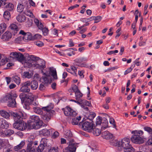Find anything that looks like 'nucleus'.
Masks as SVG:
<instances>
[{
    "mask_svg": "<svg viewBox=\"0 0 152 152\" xmlns=\"http://www.w3.org/2000/svg\"><path fill=\"white\" fill-rule=\"evenodd\" d=\"M144 129L145 131L148 132L150 134H152V129L150 127L145 126L144 128Z\"/></svg>",
    "mask_w": 152,
    "mask_h": 152,
    "instance_id": "nucleus-58",
    "label": "nucleus"
},
{
    "mask_svg": "<svg viewBox=\"0 0 152 152\" xmlns=\"http://www.w3.org/2000/svg\"><path fill=\"white\" fill-rule=\"evenodd\" d=\"M0 114L2 117L6 119L9 118L10 116L9 113L3 110H0Z\"/></svg>",
    "mask_w": 152,
    "mask_h": 152,
    "instance_id": "nucleus-25",
    "label": "nucleus"
},
{
    "mask_svg": "<svg viewBox=\"0 0 152 152\" xmlns=\"http://www.w3.org/2000/svg\"><path fill=\"white\" fill-rule=\"evenodd\" d=\"M42 37V36L39 34H37L32 37V40L39 39Z\"/></svg>",
    "mask_w": 152,
    "mask_h": 152,
    "instance_id": "nucleus-53",
    "label": "nucleus"
},
{
    "mask_svg": "<svg viewBox=\"0 0 152 152\" xmlns=\"http://www.w3.org/2000/svg\"><path fill=\"white\" fill-rule=\"evenodd\" d=\"M45 87L44 85L41 83L39 85V89L41 91H42L45 89Z\"/></svg>",
    "mask_w": 152,
    "mask_h": 152,
    "instance_id": "nucleus-64",
    "label": "nucleus"
},
{
    "mask_svg": "<svg viewBox=\"0 0 152 152\" xmlns=\"http://www.w3.org/2000/svg\"><path fill=\"white\" fill-rule=\"evenodd\" d=\"M11 100L10 101H9L8 102L7 105L9 107H15L16 106V102L15 101L16 98H14Z\"/></svg>",
    "mask_w": 152,
    "mask_h": 152,
    "instance_id": "nucleus-26",
    "label": "nucleus"
},
{
    "mask_svg": "<svg viewBox=\"0 0 152 152\" xmlns=\"http://www.w3.org/2000/svg\"><path fill=\"white\" fill-rule=\"evenodd\" d=\"M12 37V35L11 32L7 31L2 35L1 38L4 41H7L11 39Z\"/></svg>",
    "mask_w": 152,
    "mask_h": 152,
    "instance_id": "nucleus-13",
    "label": "nucleus"
},
{
    "mask_svg": "<svg viewBox=\"0 0 152 152\" xmlns=\"http://www.w3.org/2000/svg\"><path fill=\"white\" fill-rule=\"evenodd\" d=\"M94 23H97L100 21L102 19V17L100 16H94Z\"/></svg>",
    "mask_w": 152,
    "mask_h": 152,
    "instance_id": "nucleus-50",
    "label": "nucleus"
},
{
    "mask_svg": "<svg viewBox=\"0 0 152 152\" xmlns=\"http://www.w3.org/2000/svg\"><path fill=\"white\" fill-rule=\"evenodd\" d=\"M33 74V73L31 72L30 73L29 72H24L22 75L23 78H30L32 77Z\"/></svg>",
    "mask_w": 152,
    "mask_h": 152,
    "instance_id": "nucleus-27",
    "label": "nucleus"
},
{
    "mask_svg": "<svg viewBox=\"0 0 152 152\" xmlns=\"http://www.w3.org/2000/svg\"><path fill=\"white\" fill-rule=\"evenodd\" d=\"M5 8L7 10L11 11L13 10L14 5L11 3H9L6 5Z\"/></svg>",
    "mask_w": 152,
    "mask_h": 152,
    "instance_id": "nucleus-32",
    "label": "nucleus"
},
{
    "mask_svg": "<svg viewBox=\"0 0 152 152\" xmlns=\"http://www.w3.org/2000/svg\"><path fill=\"white\" fill-rule=\"evenodd\" d=\"M34 111L37 113L41 115L43 113L42 110L38 107H34L33 108Z\"/></svg>",
    "mask_w": 152,
    "mask_h": 152,
    "instance_id": "nucleus-36",
    "label": "nucleus"
},
{
    "mask_svg": "<svg viewBox=\"0 0 152 152\" xmlns=\"http://www.w3.org/2000/svg\"><path fill=\"white\" fill-rule=\"evenodd\" d=\"M10 57L15 58L19 61L22 62L24 60V56L20 52H13L10 53Z\"/></svg>",
    "mask_w": 152,
    "mask_h": 152,
    "instance_id": "nucleus-6",
    "label": "nucleus"
},
{
    "mask_svg": "<svg viewBox=\"0 0 152 152\" xmlns=\"http://www.w3.org/2000/svg\"><path fill=\"white\" fill-rule=\"evenodd\" d=\"M81 105H86L88 106H90L91 105V103L86 100L81 99Z\"/></svg>",
    "mask_w": 152,
    "mask_h": 152,
    "instance_id": "nucleus-45",
    "label": "nucleus"
},
{
    "mask_svg": "<svg viewBox=\"0 0 152 152\" xmlns=\"http://www.w3.org/2000/svg\"><path fill=\"white\" fill-rule=\"evenodd\" d=\"M17 95L15 94H7L2 99V101L4 102H9V101H10L11 100L14 98H16Z\"/></svg>",
    "mask_w": 152,
    "mask_h": 152,
    "instance_id": "nucleus-10",
    "label": "nucleus"
},
{
    "mask_svg": "<svg viewBox=\"0 0 152 152\" xmlns=\"http://www.w3.org/2000/svg\"><path fill=\"white\" fill-rule=\"evenodd\" d=\"M30 83L31 88L32 90H36L38 88V85L37 81L33 80L31 82L30 81Z\"/></svg>",
    "mask_w": 152,
    "mask_h": 152,
    "instance_id": "nucleus-23",
    "label": "nucleus"
},
{
    "mask_svg": "<svg viewBox=\"0 0 152 152\" xmlns=\"http://www.w3.org/2000/svg\"><path fill=\"white\" fill-rule=\"evenodd\" d=\"M124 152H134V149L132 147L131 145L124 149Z\"/></svg>",
    "mask_w": 152,
    "mask_h": 152,
    "instance_id": "nucleus-35",
    "label": "nucleus"
},
{
    "mask_svg": "<svg viewBox=\"0 0 152 152\" xmlns=\"http://www.w3.org/2000/svg\"><path fill=\"white\" fill-rule=\"evenodd\" d=\"M103 137L107 140L112 139L113 135V134L110 133L108 131H105L102 133Z\"/></svg>",
    "mask_w": 152,
    "mask_h": 152,
    "instance_id": "nucleus-16",
    "label": "nucleus"
},
{
    "mask_svg": "<svg viewBox=\"0 0 152 152\" xmlns=\"http://www.w3.org/2000/svg\"><path fill=\"white\" fill-rule=\"evenodd\" d=\"M108 122L107 119L105 118H102V121L101 122V129L104 130L107 128L108 126Z\"/></svg>",
    "mask_w": 152,
    "mask_h": 152,
    "instance_id": "nucleus-22",
    "label": "nucleus"
},
{
    "mask_svg": "<svg viewBox=\"0 0 152 152\" xmlns=\"http://www.w3.org/2000/svg\"><path fill=\"white\" fill-rule=\"evenodd\" d=\"M36 45L39 47H42L44 45L43 43L40 41H38L36 42Z\"/></svg>",
    "mask_w": 152,
    "mask_h": 152,
    "instance_id": "nucleus-61",
    "label": "nucleus"
},
{
    "mask_svg": "<svg viewBox=\"0 0 152 152\" xmlns=\"http://www.w3.org/2000/svg\"><path fill=\"white\" fill-rule=\"evenodd\" d=\"M26 102V101H25L22 104L23 105V107L25 109L28 110L30 108L29 105L31 104V103H28V102Z\"/></svg>",
    "mask_w": 152,
    "mask_h": 152,
    "instance_id": "nucleus-47",
    "label": "nucleus"
},
{
    "mask_svg": "<svg viewBox=\"0 0 152 152\" xmlns=\"http://www.w3.org/2000/svg\"><path fill=\"white\" fill-rule=\"evenodd\" d=\"M6 28L7 26L5 23H2L0 24V36L4 31Z\"/></svg>",
    "mask_w": 152,
    "mask_h": 152,
    "instance_id": "nucleus-34",
    "label": "nucleus"
},
{
    "mask_svg": "<svg viewBox=\"0 0 152 152\" xmlns=\"http://www.w3.org/2000/svg\"><path fill=\"white\" fill-rule=\"evenodd\" d=\"M82 128L84 131L88 132H92L94 124L93 121L90 122L88 121H86L83 123H82Z\"/></svg>",
    "mask_w": 152,
    "mask_h": 152,
    "instance_id": "nucleus-4",
    "label": "nucleus"
},
{
    "mask_svg": "<svg viewBox=\"0 0 152 152\" xmlns=\"http://www.w3.org/2000/svg\"><path fill=\"white\" fill-rule=\"evenodd\" d=\"M12 79L18 85H19L20 82V78L17 76L12 77Z\"/></svg>",
    "mask_w": 152,
    "mask_h": 152,
    "instance_id": "nucleus-42",
    "label": "nucleus"
},
{
    "mask_svg": "<svg viewBox=\"0 0 152 152\" xmlns=\"http://www.w3.org/2000/svg\"><path fill=\"white\" fill-rule=\"evenodd\" d=\"M25 142L23 141H22L19 145L14 147V149L15 151H17L21 149L25 145Z\"/></svg>",
    "mask_w": 152,
    "mask_h": 152,
    "instance_id": "nucleus-29",
    "label": "nucleus"
},
{
    "mask_svg": "<svg viewBox=\"0 0 152 152\" xmlns=\"http://www.w3.org/2000/svg\"><path fill=\"white\" fill-rule=\"evenodd\" d=\"M49 74L53 77L54 79L57 80L58 79L56 71L54 68L50 67L49 68Z\"/></svg>",
    "mask_w": 152,
    "mask_h": 152,
    "instance_id": "nucleus-18",
    "label": "nucleus"
},
{
    "mask_svg": "<svg viewBox=\"0 0 152 152\" xmlns=\"http://www.w3.org/2000/svg\"><path fill=\"white\" fill-rule=\"evenodd\" d=\"M45 147L43 145L40 144L37 149V152H42L44 149Z\"/></svg>",
    "mask_w": 152,
    "mask_h": 152,
    "instance_id": "nucleus-49",
    "label": "nucleus"
},
{
    "mask_svg": "<svg viewBox=\"0 0 152 152\" xmlns=\"http://www.w3.org/2000/svg\"><path fill=\"white\" fill-rule=\"evenodd\" d=\"M143 132L141 130H135L132 132V133H134L131 138V140L133 143L141 144L143 143L144 140L140 136L143 134Z\"/></svg>",
    "mask_w": 152,
    "mask_h": 152,
    "instance_id": "nucleus-3",
    "label": "nucleus"
},
{
    "mask_svg": "<svg viewBox=\"0 0 152 152\" xmlns=\"http://www.w3.org/2000/svg\"><path fill=\"white\" fill-rule=\"evenodd\" d=\"M2 149L3 152H13L11 146L7 143L3 146Z\"/></svg>",
    "mask_w": 152,
    "mask_h": 152,
    "instance_id": "nucleus-17",
    "label": "nucleus"
},
{
    "mask_svg": "<svg viewBox=\"0 0 152 152\" xmlns=\"http://www.w3.org/2000/svg\"><path fill=\"white\" fill-rule=\"evenodd\" d=\"M75 94L76 99L77 100H79L80 98H81L83 96V94L80 91L75 92Z\"/></svg>",
    "mask_w": 152,
    "mask_h": 152,
    "instance_id": "nucleus-39",
    "label": "nucleus"
},
{
    "mask_svg": "<svg viewBox=\"0 0 152 152\" xmlns=\"http://www.w3.org/2000/svg\"><path fill=\"white\" fill-rule=\"evenodd\" d=\"M48 140L46 138H42V139L40 144L43 145L44 147L46 146L48 144Z\"/></svg>",
    "mask_w": 152,
    "mask_h": 152,
    "instance_id": "nucleus-48",
    "label": "nucleus"
},
{
    "mask_svg": "<svg viewBox=\"0 0 152 152\" xmlns=\"http://www.w3.org/2000/svg\"><path fill=\"white\" fill-rule=\"evenodd\" d=\"M59 135V133L57 132H55L53 134L52 137L53 138H55L58 137Z\"/></svg>",
    "mask_w": 152,
    "mask_h": 152,
    "instance_id": "nucleus-63",
    "label": "nucleus"
},
{
    "mask_svg": "<svg viewBox=\"0 0 152 152\" xmlns=\"http://www.w3.org/2000/svg\"><path fill=\"white\" fill-rule=\"evenodd\" d=\"M16 19L19 22L22 23L26 20V17L24 15L20 14L16 17Z\"/></svg>",
    "mask_w": 152,
    "mask_h": 152,
    "instance_id": "nucleus-19",
    "label": "nucleus"
},
{
    "mask_svg": "<svg viewBox=\"0 0 152 152\" xmlns=\"http://www.w3.org/2000/svg\"><path fill=\"white\" fill-rule=\"evenodd\" d=\"M49 113L46 114H43L41 115V117L45 121H48L50 119V116Z\"/></svg>",
    "mask_w": 152,
    "mask_h": 152,
    "instance_id": "nucleus-28",
    "label": "nucleus"
},
{
    "mask_svg": "<svg viewBox=\"0 0 152 152\" xmlns=\"http://www.w3.org/2000/svg\"><path fill=\"white\" fill-rule=\"evenodd\" d=\"M25 64L28 67H30L31 66L34 67L35 62H32L27 59L26 61Z\"/></svg>",
    "mask_w": 152,
    "mask_h": 152,
    "instance_id": "nucleus-41",
    "label": "nucleus"
},
{
    "mask_svg": "<svg viewBox=\"0 0 152 152\" xmlns=\"http://www.w3.org/2000/svg\"><path fill=\"white\" fill-rule=\"evenodd\" d=\"M130 142V139L129 138H124L121 141V146L123 148V149L127 147L130 145L129 144Z\"/></svg>",
    "mask_w": 152,
    "mask_h": 152,
    "instance_id": "nucleus-15",
    "label": "nucleus"
},
{
    "mask_svg": "<svg viewBox=\"0 0 152 152\" xmlns=\"http://www.w3.org/2000/svg\"><path fill=\"white\" fill-rule=\"evenodd\" d=\"M53 107V105L51 104L50 105H48L47 107H44L42 108V109L45 111H46L48 112L50 111Z\"/></svg>",
    "mask_w": 152,
    "mask_h": 152,
    "instance_id": "nucleus-44",
    "label": "nucleus"
},
{
    "mask_svg": "<svg viewBox=\"0 0 152 152\" xmlns=\"http://www.w3.org/2000/svg\"><path fill=\"white\" fill-rule=\"evenodd\" d=\"M26 59L32 62H35V61H37V59L39 58V57H37L33 55H28V56H26Z\"/></svg>",
    "mask_w": 152,
    "mask_h": 152,
    "instance_id": "nucleus-30",
    "label": "nucleus"
},
{
    "mask_svg": "<svg viewBox=\"0 0 152 152\" xmlns=\"http://www.w3.org/2000/svg\"><path fill=\"white\" fill-rule=\"evenodd\" d=\"M92 132L96 136H99L101 132L100 129L97 128H94V127H93Z\"/></svg>",
    "mask_w": 152,
    "mask_h": 152,
    "instance_id": "nucleus-33",
    "label": "nucleus"
},
{
    "mask_svg": "<svg viewBox=\"0 0 152 152\" xmlns=\"http://www.w3.org/2000/svg\"><path fill=\"white\" fill-rule=\"evenodd\" d=\"M10 27L12 30H13L14 32V35H15V34L17 33L18 31V29L17 26L14 24H12L10 25Z\"/></svg>",
    "mask_w": 152,
    "mask_h": 152,
    "instance_id": "nucleus-31",
    "label": "nucleus"
},
{
    "mask_svg": "<svg viewBox=\"0 0 152 152\" xmlns=\"http://www.w3.org/2000/svg\"><path fill=\"white\" fill-rule=\"evenodd\" d=\"M58 147H51L49 149L48 152H58Z\"/></svg>",
    "mask_w": 152,
    "mask_h": 152,
    "instance_id": "nucleus-54",
    "label": "nucleus"
},
{
    "mask_svg": "<svg viewBox=\"0 0 152 152\" xmlns=\"http://www.w3.org/2000/svg\"><path fill=\"white\" fill-rule=\"evenodd\" d=\"M24 8V6L21 4H19L18 5L17 10L18 12H21L23 11Z\"/></svg>",
    "mask_w": 152,
    "mask_h": 152,
    "instance_id": "nucleus-46",
    "label": "nucleus"
},
{
    "mask_svg": "<svg viewBox=\"0 0 152 152\" xmlns=\"http://www.w3.org/2000/svg\"><path fill=\"white\" fill-rule=\"evenodd\" d=\"M72 89L75 92L79 91L78 89V87L75 85H73L72 86Z\"/></svg>",
    "mask_w": 152,
    "mask_h": 152,
    "instance_id": "nucleus-59",
    "label": "nucleus"
},
{
    "mask_svg": "<svg viewBox=\"0 0 152 152\" xmlns=\"http://www.w3.org/2000/svg\"><path fill=\"white\" fill-rule=\"evenodd\" d=\"M42 123L39 117L35 115L31 116L28 121V126L30 129H39L42 125Z\"/></svg>",
    "mask_w": 152,
    "mask_h": 152,
    "instance_id": "nucleus-2",
    "label": "nucleus"
},
{
    "mask_svg": "<svg viewBox=\"0 0 152 152\" xmlns=\"http://www.w3.org/2000/svg\"><path fill=\"white\" fill-rule=\"evenodd\" d=\"M102 118L100 116L98 117V119H97L96 121V125H101L102 121Z\"/></svg>",
    "mask_w": 152,
    "mask_h": 152,
    "instance_id": "nucleus-56",
    "label": "nucleus"
},
{
    "mask_svg": "<svg viewBox=\"0 0 152 152\" xmlns=\"http://www.w3.org/2000/svg\"><path fill=\"white\" fill-rule=\"evenodd\" d=\"M3 16L6 20H8L10 18V14L9 12L6 10L4 12Z\"/></svg>",
    "mask_w": 152,
    "mask_h": 152,
    "instance_id": "nucleus-38",
    "label": "nucleus"
},
{
    "mask_svg": "<svg viewBox=\"0 0 152 152\" xmlns=\"http://www.w3.org/2000/svg\"><path fill=\"white\" fill-rule=\"evenodd\" d=\"M64 134L65 136L67 137H71L72 136V133L69 130H67L66 132H65Z\"/></svg>",
    "mask_w": 152,
    "mask_h": 152,
    "instance_id": "nucleus-55",
    "label": "nucleus"
},
{
    "mask_svg": "<svg viewBox=\"0 0 152 152\" xmlns=\"http://www.w3.org/2000/svg\"><path fill=\"white\" fill-rule=\"evenodd\" d=\"M95 116L96 114L95 113H92L91 114H90L89 116H88V119H89L91 121H92L95 117Z\"/></svg>",
    "mask_w": 152,
    "mask_h": 152,
    "instance_id": "nucleus-57",
    "label": "nucleus"
},
{
    "mask_svg": "<svg viewBox=\"0 0 152 152\" xmlns=\"http://www.w3.org/2000/svg\"><path fill=\"white\" fill-rule=\"evenodd\" d=\"M23 39L25 42L32 40V35L30 33H27L23 36Z\"/></svg>",
    "mask_w": 152,
    "mask_h": 152,
    "instance_id": "nucleus-21",
    "label": "nucleus"
},
{
    "mask_svg": "<svg viewBox=\"0 0 152 152\" xmlns=\"http://www.w3.org/2000/svg\"><path fill=\"white\" fill-rule=\"evenodd\" d=\"M41 132V134H43L45 136H48L50 134V131L49 130L47 129H42Z\"/></svg>",
    "mask_w": 152,
    "mask_h": 152,
    "instance_id": "nucleus-43",
    "label": "nucleus"
},
{
    "mask_svg": "<svg viewBox=\"0 0 152 152\" xmlns=\"http://www.w3.org/2000/svg\"><path fill=\"white\" fill-rule=\"evenodd\" d=\"M87 58L84 57H80L77 58H76L75 61L76 62H80L81 63V62H83L84 61H87Z\"/></svg>",
    "mask_w": 152,
    "mask_h": 152,
    "instance_id": "nucleus-40",
    "label": "nucleus"
},
{
    "mask_svg": "<svg viewBox=\"0 0 152 152\" xmlns=\"http://www.w3.org/2000/svg\"><path fill=\"white\" fill-rule=\"evenodd\" d=\"M72 123L73 125H81L82 124V123L80 122L79 123L78 121H77V119H76L75 118L72 119Z\"/></svg>",
    "mask_w": 152,
    "mask_h": 152,
    "instance_id": "nucleus-52",
    "label": "nucleus"
},
{
    "mask_svg": "<svg viewBox=\"0 0 152 152\" xmlns=\"http://www.w3.org/2000/svg\"><path fill=\"white\" fill-rule=\"evenodd\" d=\"M36 147L33 145L31 142H28L27 145L26 151L25 149H23L20 152H35Z\"/></svg>",
    "mask_w": 152,
    "mask_h": 152,
    "instance_id": "nucleus-11",
    "label": "nucleus"
},
{
    "mask_svg": "<svg viewBox=\"0 0 152 152\" xmlns=\"http://www.w3.org/2000/svg\"><path fill=\"white\" fill-rule=\"evenodd\" d=\"M27 94L24 93H21L19 95V97L21 99L22 104L23 102H25L26 100Z\"/></svg>",
    "mask_w": 152,
    "mask_h": 152,
    "instance_id": "nucleus-37",
    "label": "nucleus"
},
{
    "mask_svg": "<svg viewBox=\"0 0 152 152\" xmlns=\"http://www.w3.org/2000/svg\"><path fill=\"white\" fill-rule=\"evenodd\" d=\"M37 26L39 29L41 30L44 28V26L42 23L41 22H40L39 24H38Z\"/></svg>",
    "mask_w": 152,
    "mask_h": 152,
    "instance_id": "nucleus-62",
    "label": "nucleus"
},
{
    "mask_svg": "<svg viewBox=\"0 0 152 152\" xmlns=\"http://www.w3.org/2000/svg\"><path fill=\"white\" fill-rule=\"evenodd\" d=\"M64 111V115L66 116H71L74 117L77 115L76 112L72 109L71 108L68 107H66L62 109Z\"/></svg>",
    "mask_w": 152,
    "mask_h": 152,
    "instance_id": "nucleus-7",
    "label": "nucleus"
},
{
    "mask_svg": "<svg viewBox=\"0 0 152 152\" xmlns=\"http://www.w3.org/2000/svg\"><path fill=\"white\" fill-rule=\"evenodd\" d=\"M14 131L12 129H7L4 131L3 132V135L4 137H9L13 134Z\"/></svg>",
    "mask_w": 152,
    "mask_h": 152,
    "instance_id": "nucleus-24",
    "label": "nucleus"
},
{
    "mask_svg": "<svg viewBox=\"0 0 152 152\" xmlns=\"http://www.w3.org/2000/svg\"><path fill=\"white\" fill-rule=\"evenodd\" d=\"M34 96L31 93H29L27 94L26 100L25 101L28 103H31L34 101Z\"/></svg>",
    "mask_w": 152,
    "mask_h": 152,
    "instance_id": "nucleus-20",
    "label": "nucleus"
},
{
    "mask_svg": "<svg viewBox=\"0 0 152 152\" xmlns=\"http://www.w3.org/2000/svg\"><path fill=\"white\" fill-rule=\"evenodd\" d=\"M30 81H27L22 84V86L20 91L23 92H29L30 89L28 87L30 86Z\"/></svg>",
    "mask_w": 152,
    "mask_h": 152,
    "instance_id": "nucleus-9",
    "label": "nucleus"
},
{
    "mask_svg": "<svg viewBox=\"0 0 152 152\" xmlns=\"http://www.w3.org/2000/svg\"><path fill=\"white\" fill-rule=\"evenodd\" d=\"M76 148L74 143H70L68 147L66 148L64 152H75Z\"/></svg>",
    "mask_w": 152,
    "mask_h": 152,
    "instance_id": "nucleus-12",
    "label": "nucleus"
},
{
    "mask_svg": "<svg viewBox=\"0 0 152 152\" xmlns=\"http://www.w3.org/2000/svg\"><path fill=\"white\" fill-rule=\"evenodd\" d=\"M34 67L37 68L41 69L42 73H43V70L46 67L45 62L43 60L39 58L37 59L36 61L35 62Z\"/></svg>",
    "mask_w": 152,
    "mask_h": 152,
    "instance_id": "nucleus-5",
    "label": "nucleus"
},
{
    "mask_svg": "<svg viewBox=\"0 0 152 152\" xmlns=\"http://www.w3.org/2000/svg\"><path fill=\"white\" fill-rule=\"evenodd\" d=\"M12 115L15 121L13 124L14 128L20 131H23L26 129L27 124L23 120V113H13Z\"/></svg>",
    "mask_w": 152,
    "mask_h": 152,
    "instance_id": "nucleus-1",
    "label": "nucleus"
},
{
    "mask_svg": "<svg viewBox=\"0 0 152 152\" xmlns=\"http://www.w3.org/2000/svg\"><path fill=\"white\" fill-rule=\"evenodd\" d=\"M43 35L45 36L48 35V29L47 28L45 27L41 30Z\"/></svg>",
    "mask_w": 152,
    "mask_h": 152,
    "instance_id": "nucleus-51",
    "label": "nucleus"
},
{
    "mask_svg": "<svg viewBox=\"0 0 152 152\" xmlns=\"http://www.w3.org/2000/svg\"><path fill=\"white\" fill-rule=\"evenodd\" d=\"M9 126L8 122L2 118H0V127L3 129H7Z\"/></svg>",
    "mask_w": 152,
    "mask_h": 152,
    "instance_id": "nucleus-14",
    "label": "nucleus"
},
{
    "mask_svg": "<svg viewBox=\"0 0 152 152\" xmlns=\"http://www.w3.org/2000/svg\"><path fill=\"white\" fill-rule=\"evenodd\" d=\"M71 69L73 71L74 73L76 75L77 72V67L74 66H71Z\"/></svg>",
    "mask_w": 152,
    "mask_h": 152,
    "instance_id": "nucleus-60",
    "label": "nucleus"
},
{
    "mask_svg": "<svg viewBox=\"0 0 152 152\" xmlns=\"http://www.w3.org/2000/svg\"><path fill=\"white\" fill-rule=\"evenodd\" d=\"M45 76L42 77L40 79V80L42 83L45 84H48L50 83L52 81V78L51 76L49 74H46L43 73Z\"/></svg>",
    "mask_w": 152,
    "mask_h": 152,
    "instance_id": "nucleus-8",
    "label": "nucleus"
}]
</instances>
